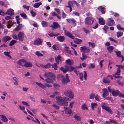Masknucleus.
<instances>
[{
    "mask_svg": "<svg viewBox=\"0 0 124 124\" xmlns=\"http://www.w3.org/2000/svg\"><path fill=\"white\" fill-rule=\"evenodd\" d=\"M87 47L85 46H83V47H80L81 50L84 52H85V50H87Z\"/></svg>",
    "mask_w": 124,
    "mask_h": 124,
    "instance_id": "51",
    "label": "nucleus"
},
{
    "mask_svg": "<svg viewBox=\"0 0 124 124\" xmlns=\"http://www.w3.org/2000/svg\"><path fill=\"white\" fill-rule=\"evenodd\" d=\"M117 82L119 85L121 86L123 85L124 84V82H120L119 80H118L117 81Z\"/></svg>",
    "mask_w": 124,
    "mask_h": 124,
    "instance_id": "60",
    "label": "nucleus"
},
{
    "mask_svg": "<svg viewBox=\"0 0 124 124\" xmlns=\"http://www.w3.org/2000/svg\"><path fill=\"white\" fill-rule=\"evenodd\" d=\"M56 99L57 103L59 105L66 106L68 105V102L65 101L64 98L63 97L58 96L56 97Z\"/></svg>",
    "mask_w": 124,
    "mask_h": 124,
    "instance_id": "1",
    "label": "nucleus"
},
{
    "mask_svg": "<svg viewBox=\"0 0 124 124\" xmlns=\"http://www.w3.org/2000/svg\"><path fill=\"white\" fill-rule=\"evenodd\" d=\"M53 25L51 26V27L53 29H56L58 28H60V25L57 22H54L53 23Z\"/></svg>",
    "mask_w": 124,
    "mask_h": 124,
    "instance_id": "10",
    "label": "nucleus"
},
{
    "mask_svg": "<svg viewBox=\"0 0 124 124\" xmlns=\"http://www.w3.org/2000/svg\"><path fill=\"white\" fill-rule=\"evenodd\" d=\"M68 6H66V7L67 8L70 7H71V5L72 4V1H70L68 2Z\"/></svg>",
    "mask_w": 124,
    "mask_h": 124,
    "instance_id": "58",
    "label": "nucleus"
},
{
    "mask_svg": "<svg viewBox=\"0 0 124 124\" xmlns=\"http://www.w3.org/2000/svg\"><path fill=\"white\" fill-rule=\"evenodd\" d=\"M108 27L106 25H105L103 28L104 31L105 33H106L107 32V29H108Z\"/></svg>",
    "mask_w": 124,
    "mask_h": 124,
    "instance_id": "41",
    "label": "nucleus"
},
{
    "mask_svg": "<svg viewBox=\"0 0 124 124\" xmlns=\"http://www.w3.org/2000/svg\"><path fill=\"white\" fill-rule=\"evenodd\" d=\"M41 24L42 26L44 27H45L48 26V23L46 22L42 21L41 22Z\"/></svg>",
    "mask_w": 124,
    "mask_h": 124,
    "instance_id": "26",
    "label": "nucleus"
},
{
    "mask_svg": "<svg viewBox=\"0 0 124 124\" xmlns=\"http://www.w3.org/2000/svg\"><path fill=\"white\" fill-rule=\"evenodd\" d=\"M97 9L101 11L102 14H104L105 12V8L102 6H100L97 7Z\"/></svg>",
    "mask_w": 124,
    "mask_h": 124,
    "instance_id": "17",
    "label": "nucleus"
},
{
    "mask_svg": "<svg viewBox=\"0 0 124 124\" xmlns=\"http://www.w3.org/2000/svg\"><path fill=\"white\" fill-rule=\"evenodd\" d=\"M63 84L65 85L68 83L70 82V80H67V79L64 77H63L61 80Z\"/></svg>",
    "mask_w": 124,
    "mask_h": 124,
    "instance_id": "22",
    "label": "nucleus"
},
{
    "mask_svg": "<svg viewBox=\"0 0 124 124\" xmlns=\"http://www.w3.org/2000/svg\"><path fill=\"white\" fill-rule=\"evenodd\" d=\"M99 23L101 25H104L105 24V21L103 18H99Z\"/></svg>",
    "mask_w": 124,
    "mask_h": 124,
    "instance_id": "21",
    "label": "nucleus"
},
{
    "mask_svg": "<svg viewBox=\"0 0 124 124\" xmlns=\"http://www.w3.org/2000/svg\"><path fill=\"white\" fill-rule=\"evenodd\" d=\"M66 20L68 23H72L75 26L77 25L76 21L73 18L67 19Z\"/></svg>",
    "mask_w": 124,
    "mask_h": 124,
    "instance_id": "14",
    "label": "nucleus"
},
{
    "mask_svg": "<svg viewBox=\"0 0 124 124\" xmlns=\"http://www.w3.org/2000/svg\"><path fill=\"white\" fill-rule=\"evenodd\" d=\"M17 41L14 40H12L9 43V45L11 46L14 45L15 43H16Z\"/></svg>",
    "mask_w": 124,
    "mask_h": 124,
    "instance_id": "39",
    "label": "nucleus"
},
{
    "mask_svg": "<svg viewBox=\"0 0 124 124\" xmlns=\"http://www.w3.org/2000/svg\"><path fill=\"white\" fill-rule=\"evenodd\" d=\"M22 27V25L21 24H19L15 28V31H17L20 30L21 28Z\"/></svg>",
    "mask_w": 124,
    "mask_h": 124,
    "instance_id": "23",
    "label": "nucleus"
},
{
    "mask_svg": "<svg viewBox=\"0 0 124 124\" xmlns=\"http://www.w3.org/2000/svg\"><path fill=\"white\" fill-rule=\"evenodd\" d=\"M123 32H118L117 33V38H118L120 37L121 36L123 35Z\"/></svg>",
    "mask_w": 124,
    "mask_h": 124,
    "instance_id": "50",
    "label": "nucleus"
},
{
    "mask_svg": "<svg viewBox=\"0 0 124 124\" xmlns=\"http://www.w3.org/2000/svg\"><path fill=\"white\" fill-rule=\"evenodd\" d=\"M64 109V110L65 113L67 114H70L72 113V111L69 108L67 109V108H65Z\"/></svg>",
    "mask_w": 124,
    "mask_h": 124,
    "instance_id": "24",
    "label": "nucleus"
},
{
    "mask_svg": "<svg viewBox=\"0 0 124 124\" xmlns=\"http://www.w3.org/2000/svg\"><path fill=\"white\" fill-rule=\"evenodd\" d=\"M81 108L83 110H88V107L85 104H84L82 105Z\"/></svg>",
    "mask_w": 124,
    "mask_h": 124,
    "instance_id": "33",
    "label": "nucleus"
},
{
    "mask_svg": "<svg viewBox=\"0 0 124 124\" xmlns=\"http://www.w3.org/2000/svg\"><path fill=\"white\" fill-rule=\"evenodd\" d=\"M88 43L89 44V46H90V45H91L92 46L93 48H94L95 45V43H92L90 42H89Z\"/></svg>",
    "mask_w": 124,
    "mask_h": 124,
    "instance_id": "64",
    "label": "nucleus"
},
{
    "mask_svg": "<svg viewBox=\"0 0 124 124\" xmlns=\"http://www.w3.org/2000/svg\"><path fill=\"white\" fill-rule=\"evenodd\" d=\"M5 15H6V13L4 12L3 10H1L0 11V15L3 16Z\"/></svg>",
    "mask_w": 124,
    "mask_h": 124,
    "instance_id": "62",
    "label": "nucleus"
},
{
    "mask_svg": "<svg viewBox=\"0 0 124 124\" xmlns=\"http://www.w3.org/2000/svg\"><path fill=\"white\" fill-rule=\"evenodd\" d=\"M57 39L59 41L61 42H62L65 40V37L62 36L57 37Z\"/></svg>",
    "mask_w": 124,
    "mask_h": 124,
    "instance_id": "18",
    "label": "nucleus"
},
{
    "mask_svg": "<svg viewBox=\"0 0 124 124\" xmlns=\"http://www.w3.org/2000/svg\"><path fill=\"white\" fill-rule=\"evenodd\" d=\"M65 63L66 64H69V65H72L71 61L69 59L66 60V61Z\"/></svg>",
    "mask_w": 124,
    "mask_h": 124,
    "instance_id": "49",
    "label": "nucleus"
},
{
    "mask_svg": "<svg viewBox=\"0 0 124 124\" xmlns=\"http://www.w3.org/2000/svg\"><path fill=\"white\" fill-rule=\"evenodd\" d=\"M30 13L33 17H35L36 15V13L34 12L33 10H31Z\"/></svg>",
    "mask_w": 124,
    "mask_h": 124,
    "instance_id": "53",
    "label": "nucleus"
},
{
    "mask_svg": "<svg viewBox=\"0 0 124 124\" xmlns=\"http://www.w3.org/2000/svg\"><path fill=\"white\" fill-rule=\"evenodd\" d=\"M121 70L120 68H117V70L116 72L115 73V75H119L120 74Z\"/></svg>",
    "mask_w": 124,
    "mask_h": 124,
    "instance_id": "43",
    "label": "nucleus"
},
{
    "mask_svg": "<svg viewBox=\"0 0 124 124\" xmlns=\"http://www.w3.org/2000/svg\"><path fill=\"white\" fill-rule=\"evenodd\" d=\"M103 92L102 96L103 98H105V96H108L109 94L108 91L106 88H103L102 89Z\"/></svg>",
    "mask_w": 124,
    "mask_h": 124,
    "instance_id": "12",
    "label": "nucleus"
},
{
    "mask_svg": "<svg viewBox=\"0 0 124 124\" xmlns=\"http://www.w3.org/2000/svg\"><path fill=\"white\" fill-rule=\"evenodd\" d=\"M17 36L18 37V40L20 41H23L24 38V34L23 32H19L18 33Z\"/></svg>",
    "mask_w": 124,
    "mask_h": 124,
    "instance_id": "7",
    "label": "nucleus"
},
{
    "mask_svg": "<svg viewBox=\"0 0 124 124\" xmlns=\"http://www.w3.org/2000/svg\"><path fill=\"white\" fill-rule=\"evenodd\" d=\"M73 117L77 121H80L81 120V117L80 116L76 115H75Z\"/></svg>",
    "mask_w": 124,
    "mask_h": 124,
    "instance_id": "34",
    "label": "nucleus"
},
{
    "mask_svg": "<svg viewBox=\"0 0 124 124\" xmlns=\"http://www.w3.org/2000/svg\"><path fill=\"white\" fill-rule=\"evenodd\" d=\"M53 84L54 87L56 89H59V87H60V85L59 84H57L55 83H53Z\"/></svg>",
    "mask_w": 124,
    "mask_h": 124,
    "instance_id": "45",
    "label": "nucleus"
},
{
    "mask_svg": "<svg viewBox=\"0 0 124 124\" xmlns=\"http://www.w3.org/2000/svg\"><path fill=\"white\" fill-rule=\"evenodd\" d=\"M120 93L119 91L118 90H113L112 92V95L114 96H117L118 95L119 96Z\"/></svg>",
    "mask_w": 124,
    "mask_h": 124,
    "instance_id": "16",
    "label": "nucleus"
},
{
    "mask_svg": "<svg viewBox=\"0 0 124 124\" xmlns=\"http://www.w3.org/2000/svg\"><path fill=\"white\" fill-rule=\"evenodd\" d=\"M91 108L93 110H94V108H96L97 106V104L96 103H93L91 104Z\"/></svg>",
    "mask_w": 124,
    "mask_h": 124,
    "instance_id": "32",
    "label": "nucleus"
},
{
    "mask_svg": "<svg viewBox=\"0 0 124 124\" xmlns=\"http://www.w3.org/2000/svg\"><path fill=\"white\" fill-rule=\"evenodd\" d=\"M95 96V94L93 93H91L89 95V98L91 99H94Z\"/></svg>",
    "mask_w": 124,
    "mask_h": 124,
    "instance_id": "46",
    "label": "nucleus"
},
{
    "mask_svg": "<svg viewBox=\"0 0 124 124\" xmlns=\"http://www.w3.org/2000/svg\"><path fill=\"white\" fill-rule=\"evenodd\" d=\"M12 37L14 39L17 40H18V37L17 35V36L16 34H13L12 35Z\"/></svg>",
    "mask_w": 124,
    "mask_h": 124,
    "instance_id": "52",
    "label": "nucleus"
},
{
    "mask_svg": "<svg viewBox=\"0 0 124 124\" xmlns=\"http://www.w3.org/2000/svg\"><path fill=\"white\" fill-rule=\"evenodd\" d=\"M42 4V3L41 2H39L38 3H36L33 6L35 8H38Z\"/></svg>",
    "mask_w": 124,
    "mask_h": 124,
    "instance_id": "38",
    "label": "nucleus"
},
{
    "mask_svg": "<svg viewBox=\"0 0 124 124\" xmlns=\"http://www.w3.org/2000/svg\"><path fill=\"white\" fill-rule=\"evenodd\" d=\"M117 28L119 30H124V28L121 27L119 24L117 25Z\"/></svg>",
    "mask_w": 124,
    "mask_h": 124,
    "instance_id": "54",
    "label": "nucleus"
},
{
    "mask_svg": "<svg viewBox=\"0 0 124 124\" xmlns=\"http://www.w3.org/2000/svg\"><path fill=\"white\" fill-rule=\"evenodd\" d=\"M82 57H80V59L82 61H84L87 58V56L85 55L83 53L82 54Z\"/></svg>",
    "mask_w": 124,
    "mask_h": 124,
    "instance_id": "48",
    "label": "nucleus"
},
{
    "mask_svg": "<svg viewBox=\"0 0 124 124\" xmlns=\"http://www.w3.org/2000/svg\"><path fill=\"white\" fill-rule=\"evenodd\" d=\"M42 42L43 40L42 39L38 38L34 40L33 44L35 45H41Z\"/></svg>",
    "mask_w": 124,
    "mask_h": 124,
    "instance_id": "8",
    "label": "nucleus"
},
{
    "mask_svg": "<svg viewBox=\"0 0 124 124\" xmlns=\"http://www.w3.org/2000/svg\"><path fill=\"white\" fill-rule=\"evenodd\" d=\"M104 100H108L109 101H110L111 102H112L113 101V99H112V98L109 97H107L105 98L104 99Z\"/></svg>",
    "mask_w": 124,
    "mask_h": 124,
    "instance_id": "47",
    "label": "nucleus"
},
{
    "mask_svg": "<svg viewBox=\"0 0 124 124\" xmlns=\"http://www.w3.org/2000/svg\"><path fill=\"white\" fill-rule=\"evenodd\" d=\"M64 33L66 36L72 39H74V37L72 35L71 33L68 31H67L66 30H64Z\"/></svg>",
    "mask_w": 124,
    "mask_h": 124,
    "instance_id": "9",
    "label": "nucleus"
},
{
    "mask_svg": "<svg viewBox=\"0 0 124 124\" xmlns=\"http://www.w3.org/2000/svg\"><path fill=\"white\" fill-rule=\"evenodd\" d=\"M23 7L24 8L26 9L28 11H29V6H27L25 5H23Z\"/></svg>",
    "mask_w": 124,
    "mask_h": 124,
    "instance_id": "63",
    "label": "nucleus"
},
{
    "mask_svg": "<svg viewBox=\"0 0 124 124\" xmlns=\"http://www.w3.org/2000/svg\"><path fill=\"white\" fill-rule=\"evenodd\" d=\"M60 69L64 73H65L67 72L66 70L63 67H61L60 68Z\"/></svg>",
    "mask_w": 124,
    "mask_h": 124,
    "instance_id": "59",
    "label": "nucleus"
},
{
    "mask_svg": "<svg viewBox=\"0 0 124 124\" xmlns=\"http://www.w3.org/2000/svg\"><path fill=\"white\" fill-rule=\"evenodd\" d=\"M75 42L78 44H80L82 42V40L78 39H76L74 40Z\"/></svg>",
    "mask_w": 124,
    "mask_h": 124,
    "instance_id": "28",
    "label": "nucleus"
},
{
    "mask_svg": "<svg viewBox=\"0 0 124 124\" xmlns=\"http://www.w3.org/2000/svg\"><path fill=\"white\" fill-rule=\"evenodd\" d=\"M12 38L8 36H5L2 38L3 41L6 42L8 41L11 40Z\"/></svg>",
    "mask_w": 124,
    "mask_h": 124,
    "instance_id": "13",
    "label": "nucleus"
},
{
    "mask_svg": "<svg viewBox=\"0 0 124 124\" xmlns=\"http://www.w3.org/2000/svg\"><path fill=\"white\" fill-rule=\"evenodd\" d=\"M94 21L93 18L91 17H88L86 18L85 20L84 23L85 24L91 25Z\"/></svg>",
    "mask_w": 124,
    "mask_h": 124,
    "instance_id": "4",
    "label": "nucleus"
},
{
    "mask_svg": "<svg viewBox=\"0 0 124 124\" xmlns=\"http://www.w3.org/2000/svg\"><path fill=\"white\" fill-rule=\"evenodd\" d=\"M47 78L45 80L46 82L48 83H52L53 82V80L52 79H50L49 78Z\"/></svg>",
    "mask_w": 124,
    "mask_h": 124,
    "instance_id": "27",
    "label": "nucleus"
},
{
    "mask_svg": "<svg viewBox=\"0 0 124 124\" xmlns=\"http://www.w3.org/2000/svg\"><path fill=\"white\" fill-rule=\"evenodd\" d=\"M64 94L66 96L71 99L73 98L74 96V93L70 90H65L64 92Z\"/></svg>",
    "mask_w": 124,
    "mask_h": 124,
    "instance_id": "2",
    "label": "nucleus"
},
{
    "mask_svg": "<svg viewBox=\"0 0 124 124\" xmlns=\"http://www.w3.org/2000/svg\"><path fill=\"white\" fill-rule=\"evenodd\" d=\"M52 68H53L55 70H57V64L56 63H54L53 65H52Z\"/></svg>",
    "mask_w": 124,
    "mask_h": 124,
    "instance_id": "42",
    "label": "nucleus"
},
{
    "mask_svg": "<svg viewBox=\"0 0 124 124\" xmlns=\"http://www.w3.org/2000/svg\"><path fill=\"white\" fill-rule=\"evenodd\" d=\"M12 78L15 82L14 83V84L16 85H18V79L16 77H13Z\"/></svg>",
    "mask_w": 124,
    "mask_h": 124,
    "instance_id": "30",
    "label": "nucleus"
},
{
    "mask_svg": "<svg viewBox=\"0 0 124 124\" xmlns=\"http://www.w3.org/2000/svg\"><path fill=\"white\" fill-rule=\"evenodd\" d=\"M14 10L10 8L8 10L6 13V14L9 15H14Z\"/></svg>",
    "mask_w": 124,
    "mask_h": 124,
    "instance_id": "15",
    "label": "nucleus"
},
{
    "mask_svg": "<svg viewBox=\"0 0 124 124\" xmlns=\"http://www.w3.org/2000/svg\"><path fill=\"white\" fill-rule=\"evenodd\" d=\"M75 69V68L74 67L72 66H69L68 69V71L70 72H71L73 70H74Z\"/></svg>",
    "mask_w": 124,
    "mask_h": 124,
    "instance_id": "40",
    "label": "nucleus"
},
{
    "mask_svg": "<svg viewBox=\"0 0 124 124\" xmlns=\"http://www.w3.org/2000/svg\"><path fill=\"white\" fill-rule=\"evenodd\" d=\"M0 116L2 118L1 120L2 121L5 122L8 121V119L5 116L1 115H0Z\"/></svg>",
    "mask_w": 124,
    "mask_h": 124,
    "instance_id": "29",
    "label": "nucleus"
},
{
    "mask_svg": "<svg viewBox=\"0 0 124 124\" xmlns=\"http://www.w3.org/2000/svg\"><path fill=\"white\" fill-rule=\"evenodd\" d=\"M35 54L38 56H43V54L41 53H40L39 51L36 52L35 53Z\"/></svg>",
    "mask_w": 124,
    "mask_h": 124,
    "instance_id": "57",
    "label": "nucleus"
},
{
    "mask_svg": "<svg viewBox=\"0 0 124 124\" xmlns=\"http://www.w3.org/2000/svg\"><path fill=\"white\" fill-rule=\"evenodd\" d=\"M113 78L111 75H108L103 78L102 81L105 84H109L110 83V80L113 79Z\"/></svg>",
    "mask_w": 124,
    "mask_h": 124,
    "instance_id": "3",
    "label": "nucleus"
},
{
    "mask_svg": "<svg viewBox=\"0 0 124 124\" xmlns=\"http://www.w3.org/2000/svg\"><path fill=\"white\" fill-rule=\"evenodd\" d=\"M24 66L27 68H28L31 67L32 66V65L30 62H26V63L24 64Z\"/></svg>",
    "mask_w": 124,
    "mask_h": 124,
    "instance_id": "31",
    "label": "nucleus"
},
{
    "mask_svg": "<svg viewBox=\"0 0 124 124\" xmlns=\"http://www.w3.org/2000/svg\"><path fill=\"white\" fill-rule=\"evenodd\" d=\"M114 48V47L112 46H108L107 48V50H108L109 53L111 54L112 52L113 51Z\"/></svg>",
    "mask_w": 124,
    "mask_h": 124,
    "instance_id": "20",
    "label": "nucleus"
},
{
    "mask_svg": "<svg viewBox=\"0 0 124 124\" xmlns=\"http://www.w3.org/2000/svg\"><path fill=\"white\" fill-rule=\"evenodd\" d=\"M20 15L21 17H22L23 19H27V16L26 14L25 13H21Z\"/></svg>",
    "mask_w": 124,
    "mask_h": 124,
    "instance_id": "35",
    "label": "nucleus"
},
{
    "mask_svg": "<svg viewBox=\"0 0 124 124\" xmlns=\"http://www.w3.org/2000/svg\"><path fill=\"white\" fill-rule=\"evenodd\" d=\"M79 78L80 79L81 81L83 80V74L81 73H79Z\"/></svg>",
    "mask_w": 124,
    "mask_h": 124,
    "instance_id": "55",
    "label": "nucleus"
},
{
    "mask_svg": "<svg viewBox=\"0 0 124 124\" xmlns=\"http://www.w3.org/2000/svg\"><path fill=\"white\" fill-rule=\"evenodd\" d=\"M4 54L6 56L9 57L10 59H11L12 57L11 56L9 55L10 54V53L9 52H4Z\"/></svg>",
    "mask_w": 124,
    "mask_h": 124,
    "instance_id": "37",
    "label": "nucleus"
},
{
    "mask_svg": "<svg viewBox=\"0 0 124 124\" xmlns=\"http://www.w3.org/2000/svg\"><path fill=\"white\" fill-rule=\"evenodd\" d=\"M52 106L55 108L56 109H59V107L56 104H53Z\"/></svg>",
    "mask_w": 124,
    "mask_h": 124,
    "instance_id": "61",
    "label": "nucleus"
},
{
    "mask_svg": "<svg viewBox=\"0 0 124 124\" xmlns=\"http://www.w3.org/2000/svg\"><path fill=\"white\" fill-rule=\"evenodd\" d=\"M35 83L36 84L40 87L42 89H44V85H43L41 83L36 82Z\"/></svg>",
    "mask_w": 124,
    "mask_h": 124,
    "instance_id": "36",
    "label": "nucleus"
},
{
    "mask_svg": "<svg viewBox=\"0 0 124 124\" xmlns=\"http://www.w3.org/2000/svg\"><path fill=\"white\" fill-rule=\"evenodd\" d=\"M44 76L46 78H48L52 79L53 80H55L56 77L55 75L52 72L45 73L44 75Z\"/></svg>",
    "mask_w": 124,
    "mask_h": 124,
    "instance_id": "5",
    "label": "nucleus"
},
{
    "mask_svg": "<svg viewBox=\"0 0 124 124\" xmlns=\"http://www.w3.org/2000/svg\"><path fill=\"white\" fill-rule=\"evenodd\" d=\"M52 48L55 50H57L59 49L58 46L56 45H54L52 46Z\"/></svg>",
    "mask_w": 124,
    "mask_h": 124,
    "instance_id": "56",
    "label": "nucleus"
},
{
    "mask_svg": "<svg viewBox=\"0 0 124 124\" xmlns=\"http://www.w3.org/2000/svg\"><path fill=\"white\" fill-rule=\"evenodd\" d=\"M51 65H52V64H51L50 63H48L45 65L42 64L40 65V66L43 68L44 67L46 69H47L50 68V66Z\"/></svg>",
    "mask_w": 124,
    "mask_h": 124,
    "instance_id": "25",
    "label": "nucleus"
},
{
    "mask_svg": "<svg viewBox=\"0 0 124 124\" xmlns=\"http://www.w3.org/2000/svg\"><path fill=\"white\" fill-rule=\"evenodd\" d=\"M115 22L113 19L111 18H109L108 19V25L109 26H111L114 24Z\"/></svg>",
    "mask_w": 124,
    "mask_h": 124,
    "instance_id": "11",
    "label": "nucleus"
},
{
    "mask_svg": "<svg viewBox=\"0 0 124 124\" xmlns=\"http://www.w3.org/2000/svg\"><path fill=\"white\" fill-rule=\"evenodd\" d=\"M106 103L105 104L103 102L101 103V106L102 108L108 111L110 114H112V111L109 107L105 106V105H106Z\"/></svg>",
    "mask_w": 124,
    "mask_h": 124,
    "instance_id": "6",
    "label": "nucleus"
},
{
    "mask_svg": "<svg viewBox=\"0 0 124 124\" xmlns=\"http://www.w3.org/2000/svg\"><path fill=\"white\" fill-rule=\"evenodd\" d=\"M115 53H116L117 56L118 57H121L122 58V62L124 60V57L123 55H121V52L120 51H116Z\"/></svg>",
    "mask_w": 124,
    "mask_h": 124,
    "instance_id": "19",
    "label": "nucleus"
},
{
    "mask_svg": "<svg viewBox=\"0 0 124 124\" xmlns=\"http://www.w3.org/2000/svg\"><path fill=\"white\" fill-rule=\"evenodd\" d=\"M10 22L9 21H8V22L7 23V27L9 29L10 28L11 26H12V23H10Z\"/></svg>",
    "mask_w": 124,
    "mask_h": 124,
    "instance_id": "44",
    "label": "nucleus"
}]
</instances>
